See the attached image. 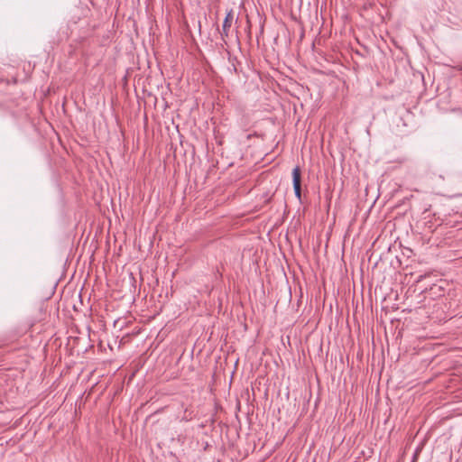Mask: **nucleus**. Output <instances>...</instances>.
I'll use <instances>...</instances> for the list:
<instances>
[{"label": "nucleus", "mask_w": 462, "mask_h": 462, "mask_svg": "<svg viewBox=\"0 0 462 462\" xmlns=\"http://www.w3.org/2000/svg\"><path fill=\"white\" fill-rule=\"evenodd\" d=\"M292 186L295 197L300 200L301 199V177H300V169L299 166H296L292 170Z\"/></svg>", "instance_id": "nucleus-1"}, {"label": "nucleus", "mask_w": 462, "mask_h": 462, "mask_svg": "<svg viewBox=\"0 0 462 462\" xmlns=\"http://www.w3.org/2000/svg\"><path fill=\"white\" fill-rule=\"evenodd\" d=\"M234 22V11L232 9L226 12V17L223 21L221 38L226 42L225 38L228 36L230 28Z\"/></svg>", "instance_id": "nucleus-2"}, {"label": "nucleus", "mask_w": 462, "mask_h": 462, "mask_svg": "<svg viewBox=\"0 0 462 462\" xmlns=\"http://www.w3.org/2000/svg\"><path fill=\"white\" fill-rule=\"evenodd\" d=\"M423 279V275L419 276L417 282H420Z\"/></svg>", "instance_id": "nucleus-3"}]
</instances>
